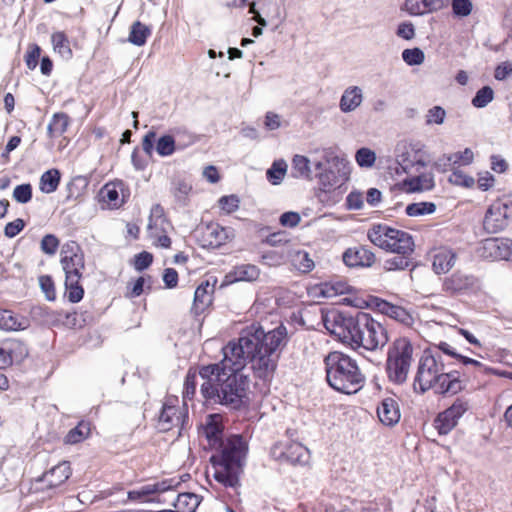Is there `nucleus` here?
Listing matches in <instances>:
<instances>
[{
  "mask_svg": "<svg viewBox=\"0 0 512 512\" xmlns=\"http://www.w3.org/2000/svg\"><path fill=\"white\" fill-rule=\"evenodd\" d=\"M286 343L287 329L283 325L268 332L259 324L245 327L237 340L229 341L222 348L220 362L200 368L202 396L231 409H240L249 388V377L243 372L246 365L251 364L255 377L270 380Z\"/></svg>",
  "mask_w": 512,
  "mask_h": 512,
  "instance_id": "obj_1",
  "label": "nucleus"
},
{
  "mask_svg": "<svg viewBox=\"0 0 512 512\" xmlns=\"http://www.w3.org/2000/svg\"><path fill=\"white\" fill-rule=\"evenodd\" d=\"M215 449L220 451L218 456L211 457L215 469L213 474L215 480L226 487H237L248 451L246 440L241 435L234 434L223 440L222 444L217 445Z\"/></svg>",
  "mask_w": 512,
  "mask_h": 512,
  "instance_id": "obj_2",
  "label": "nucleus"
},
{
  "mask_svg": "<svg viewBox=\"0 0 512 512\" xmlns=\"http://www.w3.org/2000/svg\"><path fill=\"white\" fill-rule=\"evenodd\" d=\"M368 239L379 248L398 255H411L414 251V240L410 233L388 226L375 224L367 233Z\"/></svg>",
  "mask_w": 512,
  "mask_h": 512,
  "instance_id": "obj_3",
  "label": "nucleus"
},
{
  "mask_svg": "<svg viewBox=\"0 0 512 512\" xmlns=\"http://www.w3.org/2000/svg\"><path fill=\"white\" fill-rule=\"evenodd\" d=\"M387 341L385 328L370 314L359 311L354 315V344L374 351L382 348Z\"/></svg>",
  "mask_w": 512,
  "mask_h": 512,
  "instance_id": "obj_4",
  "label": "nucleus"
},
{
  "mask_svg": "<svg viewBox=\"0 0 512 512\" xmlns=\"http://www.w3.org/2000/svg\"><path fill=\"white\" fill-rule=\"evenodd\" d=\"M413 361V346L405 337L396 339L388 349L386 373L395 384H403Z\"/></svg>",
  "mask_w": 512,
  "mask_h": 512,
  "instance_id": "obj_5",
  "label": "nucleus"
},
{
  "mask_svg": "<svg viewBox=\"0 0 512 512\" xmlns=\"http://www.w3.org/2000/svg\"><path fill=\"white\" fill-rule=\"evenodd\" d=\"M449 363L438 351L425 350L419 359L417 372L414 378V389L425 393L437 383L436 380L444 370H447Z\"/></svg>",
  "mask_w": 512,
  "mask_h": 512,
  "instance_id": "obj_6",
  "label": "nucleus"
},
{
  "mask_svg": "<svg viewBox=\"0 0 512 512\" xmlns=\"http://www.w3.org/2000/svg\"><path fill=\"white\" fill-rule=\"evenodd\" d=\"M328 384L336 391L350 395L352 386V359L338 351L329 353L325 360Z\"/></svg>",
  "mask_w": 512,
  "mask_h": 512,
  "instance_id": "obj_7",
  "label": "nucleus"
},
{
  "mask_svg": "<svg viewBox=\"0 0 512 512\" xmlns=\"http://www.w3.org/2000/svg\"><path fill=\"white\" fill-rule=\"evenodd\" d=\"M340 161L332 154H325L320 160L314 162V176L319 180L324 191L340 188L344 182L343 175L338 168Z\"/></svg>",
  "mask_w": 512,
  "mask_h": 512,
  "instance_id": "obj_8",
  "label": "nucleus"
},
{
  "mask_svg": "<svg viewBox=\"0 0 512 512\" xmlns=\"http://www.w3.org/2000/svg\"><path fill=\"white\" fill-rule=\"evenodd\" d=\"M177 397H168L162 405L158 421L157 429L160 432H167L174 427L184 428L185 422L188 420V410L185 405H178Z\"/></svg>",
  "mask_w": 512,
  "mask_h": 512,
  "instance_id": "obj_9",
  "label": "nucleus"
},
{
  "mask_svg": "<svg viewBox=\"0 0 512 512\" xmlns=\"http://www.w3.org/2000/svg\"><path fill=\"white\" fill-rule=\"evenodd\" d=\"M372 305H374L380 313L387 315L405 326H411L414 322L411 313L401 306L394 305L377 297H371L369 301H366L354 296V307L362 308L363 306Z\"/></svg>",
  "mask_w": 512,
  "mask_h": 512,
  "instance_id": "obj_10",
  "label": "nucleus"
},
{
  "mask_svg": "<svg viewBox=\"0 0 512 512\" xmlns=\"http://www.w3.org/2000/svg\"><path fill=\"white\" fill-rule=\"evenodd\" d=\"M169 222L164 215V209L160 204L152 206L148 220V234L154 243L162 248H169L171 246V239L167 236V228Z\"/></svg>",
  "mask_w": 512,
  "mask_h": 512,
  "instance_id": "obj_11",
  "label": "nucleus"
},
{
  "mask_svg": "<svg viewBox=\"0 0 512 512\" xmlns=\"http://www.w3.org/2000/svg\"><path fill=\"white\" fill-rule=\"evenodd\" d=\"M469 409V403L463 398H457L453 404L439 413L434 420V427L440 435H447L458 424L459 419Z\"/></svg>",
  "mask_w": 512,
  "mask_h": 512,
  "instance_id": "obj_12",
  "label": "nucleus"
},
{
  "mask_svg": "<svg viewBox=\"0 0 512 512\" xmlns=\"http://www.w3.org/2000/svg\"><path fill=\"white\" fill-rule=\"evenodd\" d=\"M479 255L490 260L512 259V239L487 238L481 242Z\"/></svg>",
  "mask_w": 512,
  "mask_h": 512,
  "instance_id": "obj_13",
  "label": "nucleus"
},
{
  "mask_svg": "<svg viewBox=\"0 0 512 512\" xmlns=\"http://www.w3.org/2000/svg\"><path fill=\"white\" fill-rule=\"evenodd\" d=\"M508 210V203L500 200L493 202L483 219L484 230L491 234L502 231L508 225Z\"/></svg>",
  "mask_w": 512,
  "mask_h": 512,
  "instance_id": "obj_14",
  "label": "nucleus"
},
{
  "mask_svg": "<svg viewBox=\"0 0 512 512\" xmlns=\"http://www.w3.org/2000/svg\"><path fill=\"white\" fill-rule=\"evenodd\" d=\"M179 481L175 479H164L162 481L149 483L138 489L130 490L127 493L128 499L140 502H155L154 495L169 491L179 485Z\"/></svg>",
  "mask_w": 512,
  "mask_h": 512,
  "instance_id": "obj_15",
  "label": "nucleus"
},
{
  "mask_svg": "<svg viewBox=\"0 0 512 512\" xmlns=\"http://www.w3.org/2000/svg\"><path fill=\"white\" fill-rule=\"evenodd\" d=\"M61 265L65 277L81 278L85 269L84 255L78 245L72 243L67 245L61 252Z\"/></svg>",
  "mask_w": 512,
  "mask_h": 512,
  "instance_id": "obj_16",
  "label": "nucleus"
},
{
  "mask_svg": "<svg viewBox=\"0 0 512 512\" xmlns=\"http://www.w3.org/2000/svg\"><path fill=\"white\" fill-rule=\"evenodd\" d=\"M431 389L440 395H455L464 390L465 383L457 371L444 370Z\"/></svg>",
  "mask_w": 512,
  "mask_h": 512,
  "instance_id": "obj_17",
  "label": "nucleus"
},
{
  "mask_svg": "<svg viewBox=\"0 0 512 512\" xmlns=\"http://www.w3.org/2000/svg\"><path fill=\"white\" fill-rule=\"evenodd\" d=\"M476 285L477 278L475 276L456 271L444 279L442 289L449 294H459L472 290Z\"/></svg>",
  "mask_w": 512,
  "mask_h": 512,
  "instance_id": "obj_18",
  "label": "nucleus"
},
{
  "mask_svg": "<svg viewBox=\"0 0 512 512\" xmlns=\"http://www.w3.org/2000/svg\"><path fill=\"white\" fill-rule=\"evenodd\" d=\"M308 449L302 444L292 442L287 444L285 447H275L273 449V455L276 459L291 464H304L308 460Z\"/></svg>",
  "mask_w": 512,
  "mask_h": 512,
  "instance_id": "obj_19",
  "label": "nucleus"
},
{
  "mask_svg": "<svg viewBox=\"0 0 512 512\" xmlns=\"http://www.w3.org/2000/svg\"><path fill=\"white\" fill-rule=\"evenodd\" d=\"M325 326L342 343L352 346V319H345L342 314L337 313L333 316L332 323L326 320Z\"/></svg>",
  "mask_w": 512,
  "mask_h": 512,
  "instance_id": "obj_20",
  "label": "nucleus"
},
{
  "mask_svg": "<svg viewBox=\"0 0 512 512\" xmlns=\"http://www.w3.org/2000/svg\"><path fill=\"white\" fill-rule=\"evenodd\" d=\"M377 415L383 425L388 427L396 425L401 417L397 401L391 397L383 399L377 408Z\"/></svg>",
  "mask_w": 512,
  "mask_h": 512,
  "instance_id": "obj_21",
  "label": "nucleus"
},
{
  "mask_svg": "<svg viewBox=\"0 0 512 512\" xmlns=\"http://www.w3.org/2000/svg\"><path fill=\"white\" fill-rule=\"evenodd\" d=\"M228 239L226 228L217 223L208 224L202 231V241L204 247L218 248Z\"/></svg>",
  "mask_w": 512,
  "mask_h": 512,
  "instance_id": "obj_22",
  "label": "nucleus"
},
{
  "mask_svg": "<svg viewBox=\"0 0 512 512\" xmlns=\"http://www.w3.org/2000/svg\"><path fill=\"white\" fill-rule=\"evenodd\" d=\"M216 280L211 284L209 280L202 282L195 290L193 301V312L198 315L202 313L211 303Z\"/></svg>",
  "mask_w": 512,
  "mask_h": 512,
  "instance_id": "obj_23",
  "label": "nucleus"
},
{
  "mask_svg": "<svg viewBox=\"0 0 512 512\" xmlns=\"http://www.w3.org/2000/svg\"><path fill=\"white\" fill-rule=\"evenodd\" d=\"M203 433L212 448L222 444L224 440L223 425L221 423V417L218 414L208 415Z\"/></svg>",
  "mask_w": 512,
  "mask_h": 512,
  "instance_id": "obj_24",
  "label": "nucleus"
},
{
  "mask_svg": "<svg viewBox=\"0 0 512 512\" xmlns=\"http://www.w3.org/2000/svg\"><path fill=\"white\" fill-rule=\"evenodd\" d=\"M443 0H405L404 9L412 16H420L442 9Z\"/></svg>",
  "mask_w": 512,
  "mask_h": 512,
  "instance_id": "obj_25",
  "label": "nucleus"
},
{
  "mask_svg": "<svg viewBox=\"0 0 512 512\" xmlns=\"http://www.w3.org/2000/svg\"><path fill=\"white\" fill-rule=\"evenodd\" d=\"M71 475L70 464L63 461L44 473L42 481L47 483L49 489L56 488L63 484Z\"/></svg>",
  "mask_w": 512,
  "mask_h": 512,
  "instance_id": "obj_26",
  "label": "nucleus"
},
{
  "mask_svg": "<svg viewBox=\"0 0 512 512\" xmlns=\"http://www.w3.org/2000/svg\"><path fill=\"white\" fill-rule=\"evenodd\" d=\"M456 253L449 248L440 247L433 254L432 267L435 273H447L455 265Z\"/></svg>",
  "mask_w": 512,
  "mask_h": 512,
  "instance_id": "obj_27",
  "label": "nucleus"
},
{
  "mask_svg": "<svg viewBox=\"0 0 512 512\" xmlns=\"http://www.w3.org/2000/svg\"><path fill=\"white\" fill-rule=\"evenodd\" d=\"M29 326L27 318L16 315L11 310H0V329L5 331L24 330Z\"/></svg>",
  "mask_w": 512,
  "mask_h": 512,
  "instance_id": "obj_28",
  "label": "nucleus"
},
{
  "mask_svg": "<svg viewBox=\"0 0 512 512\" xmlns=\"http://www.w3.org/2000/svg\"><path fill=\"white\" fill-rule=\"evenodd\" d=\"M316 290L323 298H332L338 295L350 294L351 286L347 281L336 279L320 284Z\"/></svg>",
  "mask_w": 512,
  "mask_h": 512,
  "instance_id": "obj_29",
  "label": "nucleus"
},
{
  "mask_svg": "<svg viewBox=\"0 0 512 512\" xmlns=\"http://www.w3.org/2000/svg\"><path fill=\"white\" fill-rule=\"evenodd\" d=\"M260 275V270L256 265L252 264H242L236 266L232 272H230L226 278L229 279L230 282H239V281H255Z\"/></svg>",
  "mask_w": 512,
  "mask_h": 512,
  "instance_id": "obj_30",
  "label": "nucleus"
},
{
  "mask_svg": "<svg viewBox=\"0 0 512 512\" xmlns=\"http://www.w3.org/2000/svg\"><path fill=\"white\" fill-rule=\"evenodd\" d=\"M291 175L293 178L312 179L314 168H311L309 159L302 155H295L292 160Z\"/></svg>",
  "mask_w": 512,
  "mask_h": 512,
  "instance_id": "obj_31",
  "label": "nucleus"
},
{
  "mask_svg": "<svg viewBox=\"0 0 512 512\" xmlns=\"http://www.w3.org/2000/svg\"><path fill=\"white\" fill-rule=\"evenodd\" d=\"M70 123L69 116L63 112L55 113L48 126L47 133L50 138H56L62 136Z\"/></svg>",
  "mask_w": 512,
  "mask_h": 512,
  "instance_id": "obj_32",
  "label": "nucleus"
},
{
  "mask_svg": "<svg viewBox=\"0 0 512 512\" xmlns=\"http://www.w3.org/2000/svg\"><path fill=\"white\" fill-rule=\"evenodd\" d=\"M91 432V424L89 421L81 420L77 426L72 428L65 436L66 444H77L85 440Z\"/></svg>",
  "mask_w": 512,
  "mask_h": 512,
  "instance_id": "obj_33",
  "label": "nucleus"
},
{
  "mask_svg": "<svg viewBox=\"0 0 512 512\" xmlns=\"http://www.w3.org/2000/svg\"><path fill=\"white\" fill-rule=\"evenodd\" d=\"M51 42L53 50L58 53L63 59L72 58V49L70 48V42L66 34L62 31H58L52 34Z\"/></svg>",
  "mask_w": 512,
  "mask_h": 512,
  "instance_id": "obj_34",
  "label": "nucleus"
},
{
  "mask_svg": "<svg viewBox=\"0 0 512 512\" xmlns=\"http://www.w3.org/2000/svg\"><path fill=\"white\" fill-rule=\"evenodd\" d=\"M150 35L151 29L140 21H136L131 25L128 40L136 46H143Z\"/></svg>",
  "mask_w": 512,
  "mask_h": 512,
  "instance_id": "obj_35",
  "label": "nucleus"
},
{
  "mask_svg": "<svg viewBox=\"0 0 512 512\" xmlns=\"http://www.w3.org/2000/svg\"><path fill=\"white\" fill-rule=\"evenodd\" d=\"M60 172L57 169H50L44 172L40 178V190L50 194L57 190L60 183Z\"/></svg>",
  "mask_w": 512,
  "mask_h": 512,
  "instance_id": "obj_36",
  "label": "nucleus"
},
{
  "mask_svg": "<svg viewBox=\"0 0 512 512\" xmlns=\"http://www.w3.org/2000/svg\"><path fill=\"white\" fill-rule=\"evenodd\" d=\"M81 278L65 277V295L71 303H78L84 296V289L80 284Z\"/></svg>",
  "mask_w": 512,
  "mask_h": 512,
  "instance_id": "obj_37",
  "label": "nucleus"
},
{
  "mask_svg": "<svg viewBox=\"0 0 512 512\" xmlns=\"http://www.w3.org/2000/svg\"><path fill=\"white\" fill-rule=\"evenodd\" d=\"M287 167V163L283 159L275 160L271 167L266 171L267 180L272 185L281 184L286 175Z\"/></svg>",
  "mask_w": 512,
  "mask_h": 512,
  "instance_id": "obj_38",
  "label": "nucleus"
},
{
  "mask_svg": "<svg viewBox=\"0 0 512 512\" xmlns=\"http://www.w3.org/2000/svg\"><path fill=\"white\" fill-rule=\"evenodd\" d=\"M191 190V184L184 179H175L172 182L171 193L175 197L176 201L182 205L186 204L188 195Z\"/></svg>",
  "mask_w": 512,
  "mask_h": 512,
  "instance_id": "obj_39",
  "label": "nucleus"
},
{
  "mask_svg": "<svg viewBox=\"0 0 512 512\" xmlns=\"http://www.w3.org/2000/svg\"><path fill=\"white\" fill-rule=\"evenodd\" d=\"M405 184L408 186L409 191H423L430 190L431 188H433L434 180L432 175L422 174L420 176L411 178L408 181H405Z\"/></svg>",
  "mask_w": 512,
  "mask_h": 512,
  "instance_id": "obj_40",
  "label": "nucleus"
},
{
  "mask_svg": "<svg viewBox=\"0 0 512 512\" xmlns=\"http://www.w3.org/2000/svg\"><path fill=\"white\" fill-rule=\"evenodd\" d=\"M375 255L365 247H359L354 251V267H371L375 262Z\"/></svg>",
  "mask_w": 512,
  "mask_h": 512,
  "instance_id": "obj_41",
  "label": "nucleus"
},
{
  "mask_svg": "<svg viewBox=\"0 0 512 512\" xmlns=\"http://www.w3.org/2000/svg\"><path fill=\"white\" fill-rule=\"evenodd\" d=\"M354 158L361 168H372L376 162V154L373 150L363 147L356 151Z\"/></svg>",
  "mask_w": 512,
  "mask_h": 512,
  "instance_id": "obj_42",
  "label": "nucleus"
},
{
  "mask_svg": "<svg viewBox=\"0 0 512 512\" xmlns=\"http://www.w3.org/2000/svg\"><path fill=\"white\" fill-rule=\"evenodd\" d=\"M435 210L436 206L432 202L412 203L406 207V213L411 217L432 214Z\"/></svg>",
  "mask_w": 512,
  "mask_h": 512,
  "instance_id": "obj_43",
  "label": "nucleus"
},
{
  "mask_svg": "<svg viewBox=\"0 0 512 512\" xmlns=\"http://www.w3.org/2000/svg\"><path fill=\"white\" fill-rule=\"evenodd\" d=\"M293 265L302 273L310 272L315 264L306 251H297L293 257Z\"/></svg>",
  "mask_w": 512,
  "mask_h": 512,
  "instance_id": "obj_44",
  "label": "nucleus"
},
{
  "mask_svg": "<svg viewBox=\"0 0 512 512\" xmlns=\"http://www.w3.org/2000/svg\"><path fill=\"white\" fill-rule=\"evenodd\" d=\"M156 152L162 156H170L175 151V140L171 135H163L156 142Z\"/></svg>",
  "mask_w": 512,
  "mask_h": 512,
  "instance_id": "obj_45",
  "label": "nucleus"
},
{
  "mask_svg": "<svg viewBox=\"0 0 512 512\" xmlns=\"http://www.w3.org/2000/svg\"><path fill=\"white\" fill-rule=\"evenodd\" d=\"M494 98V91L490 86H484L476 92L472 105L476 108L486 107Z\"/></svg>",
  "mask_w": 512,
  "mask_h": 512,
  "instance_id": "obj_46",
  "label": "nucleus"
},
{
  "mask_svg": "<svg viewBox=\"0 0 512 512\" xmlns=\"http://www.w3.org/2000/svg\"><path fill=\"white\" fill-rule=\"evenodd\" d=\"M100 196L104 202L113 207H119L122 201L119 198V192L114 185L106 184L100 191Z\"/></svg>",
  "mask_w": 512,
  "mask_h": 512,
  "instance_id": "obj_47",
  "label": "nucleus"
},
{
  "mask_svg": "<svg viewBox=\"0 0 512 512\" xmlns=\"http://www.w3.org/2000/svg\"><path fill=\"white\" fill-rule=\"evenodd\" d=\"M449 182L453 185L463 186L470 188L475 184L473 177L465 174L459 169H454L448 178Z\"/></svg>",
  "mask_w": 512,
  "mask_h": 512,
  "instance_id": "obj_48",
  "label": "nucleus"
},
{
  "mask_svg": "<svg viewBox=\"0 0 512 512\" xmlns=\"http://www.w3.org/2000/svg\"><path fill=\"white\" fill-rule=\"evenodd\" d=\"M409 257L410 255H399L387 259L385 261L384 268L387 271L405 270L410 264Z\"/></svg>",
  "mask_w": 512,
  "mask_h": 512,
  "instance_id": "obj_49",
  "label": "nucleus"
},
{
  "mask_svg": "<svg viewBox=\"0 0 512 512\" xmlns=\"http://www.w3.org/2000/svg\"><path fill=\"white\" fill-rule=\"evenodd\" d=\"M402 58L410 66L420 65L424 62V52L419 48L405 49L402 52Z\"/></svg>",
  "mask_w": 512,
  "mask_h": 512,
  "instance_id": "obj_50",
  "label": "nucleus"
},
{
  "mask_svg": "<svg viewBox=\"0 0 512 512\" xmlns=\"http://www.w3.org/2000/svg\"><path fill=\"white\" fill-rule=\"evenodd\" d=\"M13 198L18 203H28L32 198V186L29 183L17 185L13 190Z\"/></svg>",
  "mask_w": 512,
  "mask_h": 512,
  "instance_id": "obj_51",
  "label": "nucleus"
},
{
  "mask_svg": "<svg viewBox=\"0 0 512 512\" xmlns=\"http://www.w3.org/2000/svg\"><path fill=\"white\" fill-rule=\"evenodd\" d=\"M197 385V375L196 372L190 369L185 377L184 381V390H183V398L184 399H192Z\"/></svg>",
  "mask_w": 512,
  "mask_h": 512,
  "instance_id": "obj_52",
  "label": "nucleus"
},
{
  "mask_svg": "<svg viewBox=\"0 0 512 512\" xmlns=\"http://www.w3.org/2000/svg\"><path fill=\"white\" fill-rule=\"evenodd\" d=\"M177 501L180 506H186L185 512H195L200 503L199 497L193 493L179 494Z\"/></svg>",
  "mask_w": 512,
  "mask_h": 512,
  "instance_id": "obj_53",
  "label": "nucleus"
},
{
  "mask_svg": "<svg viewBox=\"0 0 512 512\" xmlns=\"http://www.w3.org/2000/svg\"><path fill=\"white\" fill-rule=\"evenodd\" d=\"M39 285L45 297L49 301H53L56 298L55 286L51 276L42 275L39 277Z\"/></svg>",
  "mask_w": 512,
  "mask_h": 512,
  "instance_id": "obj_54",
  "label": "nucleus"
},
{
  "mask_svg": "<svg viewBox=\"0 0 512 512\" xmlns=\"http://www.w3.org/2000/svg\"><path fill=\"white\" fill-rule=\"evenodd\" d=\"M452 11L458 17H466L472 12V2L470 0H452Z\"/></svg>",
  "mask_w": 512,
  "mask_h": 512,
  "instance_id": "obj_55",
  "label": "nucleus"
},
{
  "mask_svg": "<svg viewBox=\"0 0 512 512\" xmlns=\"http://www.w3.org/2000/svg\"><path fill=\"white\" fill-rule=\"evenodd\" d=\"M220 208L227 214L235 212L239 208V198L236 195L222 196L219 201Z\"/></svg>",
  "mask_w": 512,
  "mask_h": 512,
  "instance_id": "obj_56",
  "label": "nucleus"
},
{
  "mask_svg": "<svg viewBox=\"0 0 512 512\" xmlns=\"http://www.w3.org/2000/svg\"><path fill=\"white\" fill-rule=\"evenodd\" d=\"M473 158H474V154H473L472 150L469 148H466L462 152H456V153L449 155L447 157V160L454 164L462 163L464 165H468V164L472 163Z\"/></svg>",
  "mask_w": 512,
  "mask_h": 512,
  "instance_id": "obj_57",
  "label": "nucleus"
},
{
  "mask_svg": "<svg viewBox=\"0 0 512 512\" xmlns=\"http://www.w3.org/2000/svg\"><path fill=\"white\" fill-rule=\"evenodd\" d=\"M466 367L471 366L475 376L488 374L492 369L488 368L478 360L463 356L460 361Z\"/></svg>",
  "mask_w": 512,
  "mask_h": 512,
  "instance_id": "obj_58",
  "label": "nucleus"
},
{
  "mask_svg": "<svg viewBox=\"0 0 512 512\" xmlns=\"http://www.w3.org/2000/svg\"><path fill=\"white\" fill-rule=\"evenodd\" d=\"M40 55L41 49L38 45L33 44L29 47L25 55V63L30 70H34L37 67Z\"/></svg>",
  "mask_w": 512,
  "mask_h": 512,
  "instance_id": "obj_59",
  "label": "nucleus"
},
{
  "mask_svg": "<svg viewBox=\"0 0 512 512\" xmlns=\"http://www.w3.org/2000/svg\"><path fill=\"white\" fill-rule=\"evenodd\" d=\"M446 116L445 110L440 106H434L428 110L426 115L427 124H442Z\"/></svg>",
  "mask_w": 512,
  "mask_h": 512,
  "instance_id": "obj_60",
  "label": "nucleus"
},
{
  "mask_svg": "<svg viewBox=\"0 0 512 512\" xmlns=\"http://www.w3.org/2000/svg\"><path fill=\"white\" fill-rule=\"evenodd\" d=\"M58 246H59V241L52 234L45 235L41 240V249L46 254H49V255L54 254L57 251Z\"/></svg>",
  "mask_w": 512,
  "mask_h": 512,
  "instance_id": "obj_61",
  "label": "nucleus"
},
{
  "mask_svg": "<svg viewBox=\"0 0 512 512\" xmlns=\"http://www.w3.org/2000/svg\"><path fill=\"white\" fill-rule=\"evenodd\" d=\"M24 227V220L21 218H17L14 221L6 224L4 228V235L8 238H14L24 229Z\"/></svg>",
  "mask_w": 512,
  "mask_h": 512,
  "instance_id": "obj_62",
  "label": "nucleus"
},
{
  "mask_svg": "<svg viewBox=\"0 0 512 512\" xmlns=\"http://www.w3.org/2000/svg\"><path fill=\"white\" fill-rule=\"evenodd\" d=\"M153 261L151 253L143 251L135 256L134 267L137 271H143L147 269Z\"/></svg>",
  "mask_w": 512,
  "mask_h": 512,
  "instance_id": "obj_63",
  "label": "nucleus"
},
{
  "mask_svg": "<svg viewBox=\"0 0 512 512\" xmlns=\"http://www.w3.org/2000/svg\"><path fill=\"white\" fill-rule=\"evenodd\" d=\"M512 75V63L504 61L500 63L494 71V77L496 80L502 81Z\"/></svg>",
  "mask_w": 512,
  "mask_h": 512,
  "instance_id": "obj_64",
  "label": "nucleus"
}]
</instances>
